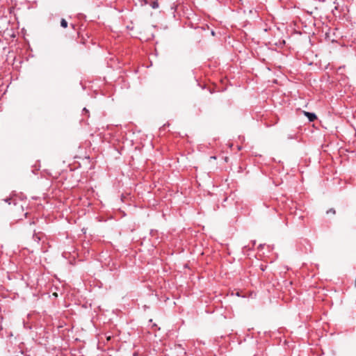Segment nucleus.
Returning a JSON list of instances; mask_svg holds the SVG:
<instances>
[{
    "instance_id": "obj_1",
    "label": "nucleus",
    "mask_w": 356,
    "mask_h": 356,
    "mask_svg": "<svg viewBox=\"0 0 356 356\" xmlns=\"http://www.w3.org/2000/svg\"><path fill=\"white\" fill-rule=\"evenodd\" d=\"M304 113H305V115H306L307 117L309 122H313V121H314V120L316 119V115L314 113L305 111Z\"/></svg>"
},
{
    "instance_id": "obj_2",
    "label": "nucleus",
    "mask_w": 356,
    "mask_h": 356,
    "mask_svg": "<svg viewBox=\"0 0 356 356\" xmlns=\"http://www.w3.org/2000/svg\"><path fill=\"white\" fill-rule=\"evenodd\" d=\"M60 26L63 28H67V22L65 19H62L60 21Z\"/></svg>"
},
{
    "instance_id": "obj_3",
    "label": "nucleus",
    "mask_w": 356,
    "mask_h": 356,
    "mask_svg": "<svg viewBox=\"0 0 356 356\" xmlns=\"http://www.w3.org/2000/svg\"><path fill=\"white\" fill-rule=\"evenodd\" d=\"M151 6L154 9H156L159 7V3L156 1H154L152 3Z\"/></svg>"
},
{
    "instance_id": "obj_4",
    "label": "nucleus",
    "mask_w": 356,
    "mask_h": 356,
    "mask_svg": "<svg viewBox=\"0 0 356 356\" xmlns=\"http://www.w3.org/2000/svg\"><path fill=\"white\" fill-rule=\"evenodd\" d=\"M330 213H335V210H334V209H330L329 211H327V213H330Z\"/></svg>"
},
{
    "instance_id": "obj_5",
    "label": "nucleus",
    "mask_w": 356,
    "mask_h": 356,
    "mask_svg": "<svg viewBox=\"0 0 356 356\" xmlns=\"http://www.w3.org/2000/svg\"><path fill=\"white\" fill-rule=\"evenodd\" d=\"M83 111H85V112H88V110H87L86 108H83Z\"/></svg>"
}]
</instances>
